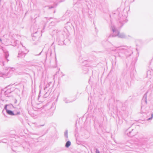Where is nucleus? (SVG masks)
<instances>
[{
  "instance_id": "f257e3e1",
  "label": "nucleus",
  "mask_w": 153,
  "mask_h": 153,
  "mask_svg": "<svg viewBox=\"0 0 153 153\" xmlns=\"http://www.w3.org/2000/svg\"><path fill=\"white\" fill-rule=\"evenodd\" d=\"M6 112L8 114L10 115H14L13 112L11 111L7 110Z\"/></svg>"
},
{
  "instance_id": "f03ea898",
  "label": "nucleus",
  "mask_w": 153,
  "mask_h": 153,
  "mask_svg": "<svg viewBox=\"0 0 153 153\" xmlns=\"http://www.w3.org/2000/svg\"><path fill=\"white\" fill-rule=\"evenodd\" d=\"M71 145V142L69 141H68L65 145V146L66 147H68Z\"/></svg>"
}]
</instances>
